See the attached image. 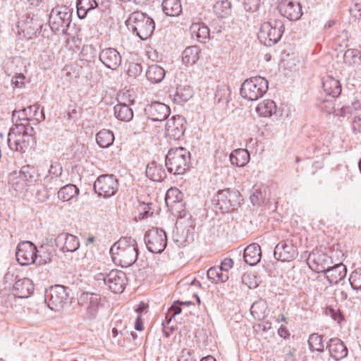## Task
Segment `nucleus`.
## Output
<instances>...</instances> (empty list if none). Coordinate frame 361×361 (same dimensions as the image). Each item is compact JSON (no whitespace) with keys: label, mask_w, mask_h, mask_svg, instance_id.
I'll return each instance as SVG.
<instances>
[{"label":"nucleus","mask_w":361,"mask_h":361,"mask_svg":"<svg viewBox=\"0 0 361 361\" xmlns=\"http://www.w3.org/2000/svg\"><path fill=\"white\" fill-rule=\"evenodd\" d=\"M110 254L115 264L128 267L137 259V241L131 237H121L111 247Z\"/></svg>","instance_id":"obj_1"},{"label":"nucleus","mask_w":361,"mask_h":361,"mask_svg":"<svg viewBox=\"0 0 361 361\" xmlns=\"http://www.w3.org/2000/svg\"><path fill=\"white\" fill-rule=\"evenodd\" d=\"M39 179V175L32 166H23L19 170H14L8 174L10 191L14 192V195L23 194L31 185H35Z\"/></svg>","instance_id":"obj_2"},{"label":"nucleus","mask_w":361,"mask_h":361,"mask_svg":"<svg viewBox=\"0 0 361 361\" xmlns=\"http://www.w3.org/2000/svg\"><path fill=\"white\" fill-rule=\"evenodd\" d=\"M190 154L183 147L172 148L166 155L165 164L168 171L183 174L189 168Z\"/></svg>","instance_id":"obj_3"},{"label":"nucleus","mask_w":361,"mask_h":361,"mask_svg":"<svg viewBox=\"0 0 361 361\" xmlns=\"http://www.w3.org/2000/svg\"><path fill=\"white\" fill-rule=\"evenodd\" d=\"M133 32L142 40L149 37L155 28L154 20L147 14L142 12H133L126 20Z\"/></svg>","instance_id":"obj_4"},{"label":"nucleus","mask_w":361,"mask_h":361,"mask_svg":"<svg viewBox=\"0 0 361 361\" xmlns=\"http://www.w3.org/2000/svg\"><path fill=\"white\" fill-rule=\"evenodd\" d=\"M268 90V81L260 76L246 79L241 85L240 93L242 97L255 101L262 97Z\"/></svg>","instance_id":"obj_5"},{"label":"nucleus","mask_w":361,"mask_h":361,"mask_svg":"<svg viewBox=\"0 0 361 361\" xmlns=\"http://www.w3.org/2000/svg\"><path fill=\"white\" fill-rule=\"evenodd\" d=\"M31 140V135L27 132V128L24 124H16L11 128L7 137L9 148L20 152H25Z\"/></svg>","instance_id":"obj_6"},{"label":"nucleus","mask_w":361,"mask_h":361,"mask_svg":"<svg viewBox=\"0 0 361 361\" xmlns=\"http://www.w3.org/2000/svg\"><path fill=\"white\" fill-rule=\"evenodd\" d=\"M72 13L66 6L54 8L49 14V25L54 32L68 35V29L71 23Z\"/></svg>","instance_id":"obj_7"},{"label":"nucleus","mask_w":361,"mask_h":361,"mask_svg":"<svg viewBox=\"0 0 361 361\" xmlns=\"http://www.w3.org/2000/svg\"><path fill=\"white\" fill-rule=\"evenodd\" d=\"M284 32V25L281 20H274L262 24L258 37L267 47L277 43Z\"/></svg>","instance_id":"obj_8"},{"label":"nucleus","mask_w":361,"mask_h":361,"mask_svg":"<svg viewBox=\"0 0 361 361\" xmlns=\"http://www.w3.org/2000/svg\"><path fill=\"white\" fill-rule=\"evenodd\" d=\"M94 278L98 281H102L114 293H121L127 282L126 274L118 270H111L108 274L99 273Z\"/></svg>","instance_id":"obj_9"},{"label":"nucleus","mask_w":361,"mask_h":361,"mask_svg":"<svg viewBox=\"0 0 361 361\" xmlns=\"http://www.w3.org/2000/svg\"><path fill=\"white\" fill-rule=\"evenodd\" d=\"M118 180L113 174L99 176L94 183V190L99 196L111 197L118 190Z\"/></svg>","instance_id":"obj_10"},{"label":"nucleus","mask_w":361,"mask_h":361,"mask_svg":"<svg viewBox=\"0 0 361 361\" xmlns=\"http://www.w3.org/2000/svg\"><path fill=\"white\" fill-rule=\"evenodd\" d=\"M67 289L68 288L63 286L55 285L46 290L45 302L49 309L59 311L63 307L68 298Z\"/></svg>","instance_id":"obj_11"},{"label":"nucleus","mask_w":361,"mask_h":361,"mask_svg":"<svg viewBox=\"0 0 361 361\" xmlns=\"http://www.w3.org/2000/svg\"><path fill=\"white\" fill-rule=\"evenodd\" d=\"M145 240L148 250L153 253H161L166 248L167 238L162 229L149 230L145 235Z\"/></svg>","instance_id":"obj_12"},{"label":"nucleus","mask_w":361,"mask_h":361,"mask_svg":"<svg viewBox=\"0 0 361 361\" xmlns=\"http://www.w3.org/2000/svg\"><path fill=\"white\" fill-rule=\"evenodd\" d=\"M240 194L238 190L226 188L218 192L217 204L223 212L238 208L240 204Z\"/></svg>","instance_id":"obj_13"},{"label":"nucleus","mask_w":361,"mask_h":361,"mask_svg":"<svg viewBox=\"0 0 361 361\" xmlns=\"http://www.w3.org/2000/svg\"><path fill=\"white\" fill-rule=\"evenodd\" d=\"M37 249L30 241L20 242L17 246L16 259L20 265L27 266L33 264L37 257Z\"/></svg>","instance_id":"obj_14"},{"label":"nucleus","mask_w":361,"mask_h":361,"mask_svg":"<svg viewBox=\"0 0 361 361\" xmlns=\"http://www.w3.org/2000/svg\"><path fill=\"white\" fill-rule=\"evenodd\" d=\"M78 304L86 310L87 317L90 319L96 317L101 307V297L94 293H82L79 296Z\"/></svg>","instance_id":"obj_15"},{"label":"nucleus","mask_w":361,"mask_h":361,"mask_svg":"<svg viewBox=\"0 0 361 361\" xmlns=\"http://www.w3.org/2000/svg\"><path fill=\"white\" fill-rule=\"evenodd\" d=\"M298 255V249L290 240L279 242L274 248V256L277 260L290 262Z\"/></svg>","instance_id":"obj_16"},{"label":"nucleus","mask_w":361,"mask_h":361,"mask_svg":"<svg viewBox=\"0 0 361 361\" xmlns=\"http://www.w3.org/2000/svg\"><path fill=\"white\" fill-rule=\"evenodd\" d=\"M185 129V119L183 116H173L166 121V135L174 140H180Z\"/></svg>","instance_id":"obj_17"},{"label":"nucleus","mask_w":361,"mask_h":361,"mask_svg":"<svg viewBox=\"0 0 361 361\" xmlns=\"http://www.w3.org/2000/svg\"><path fill=\"white\" fill-rule=\"evenodd\" d=\"M308 261L311 269L318 273H325L334 264L331 257L319 251L310 253Z\"/></svg>","instance_id":"obj_18"},{"label":"nucleus","mask_w":361,"mask_h":361,"mask_svg":"<svg viewBox=\"0 0 361 361\" xmlns=\"http://www.w3.org/2000/svg\"><path fill=\"white\" fill-rule=\"evenodd\" d=\"M280 13L290 20H297L302 15L300 3L291 0H282L278 6Z\"/></svg>","instance_id":"obj_19"},{"label":"nucleus","mask_w":361,"mask_h":361,"mask_svg":"<svg viewBox=\"0 0 361 361\" xmlns=\"http://www.w3.org/2000/svg\"><path fill=\"white\" fill-rule=\"evenodd\" d=\"M145 113L153 121H163L169 116L170 109L164 103L154 102L145 107Z\"/></svg>","instance_id":"obj_20"},{"label":"nucleus","mask_w":361,"mask_h":361,"mask_svg":"<svg viewBox=\"0 0 361 361\" xmlns=\"http://www.w3.org/2000/svg\"><path fill=\"white\" fill-rule=\"evenodd\" d=\"M99 61L108 68L116 70L121 63L120 53L114 48H106L99 55Z\"/></svg>","instance_id":"obj_21"},{"label":"nucleus","mask_w":361,"mask_h":361,"mask_svg":"<svg viewBox=\"0 0 361 361\" xmlns=\"http://www.w3.org/2000/svg\"><path fill=\"white\" fill-rule=\"evenodd\" d=\"M63 172L62 166L59 162H53L49 167V174L44 178V185L49 186V182H54V186H50L49 189L56 191L62 185L60 176Z\"/></svg>","instance_id":"obj_22"},{"label":"nucleus","mask_w":361,"mask_h":361,"mask_svg":"<svg viewBox=\"0 0 361 361\" xmlns=\"http://www.w3.org/2000/svg\"><path fill=\"white\" fill-rule=\"evenodd\" d=\"M57 246L60 247L63 252H75L80 247L78 238L72 234L61 233L56 239Z\"/></svg>","instance_id":"obj_23"},{"label":"nucleus","mask_w":361,"mask_h":361,"mask_svg":"<svg viewBox=\"0 0 361 361\" xmlns=\"http://www.w3.org/2000/svg\"><path fill=\"white\" fill-rule=\"evenodd\" d=\"M326 348L329 350L330 356L336 361L341 360L348 355L346 346L338 338H331L327 343Z\"/></svg>","instance_id":"obj_24"},{"label":"nucleus","mask_w":361,"mask_h":361,"mask_svg":"<svg viewBox=\"0 0 361 361\" xmlns=\"http://www.w3.org/2000/svg\"><path fill=\"white\" fill-rule=\"evenodd\" d=\"M39 109V106L38 105L29 106L19 111H15L13 114V116L14 118L18 117V119L23 121H28L34 118L37 121L40 122L44 120L45 116L43 109H42L41 113L38 114L37 111Z\"/></svg>","instance_id":"obj_25"},{"label":"nucleus","mask_w":361,"mask_h":361,"mask_svg":"<svg viewBox=\"0 0 361 361\" xmlns=\"http://www.w3.org/2000/svg\"><path fill=\"white\" fill-rule=\"evenodd\" d=\"M34 290L32 281L27 278L17 281L13 286V294L20 298H28Z\"/></svg>","instance_id":"obj_26"},{"label":"nucleus","mask_w":361,"mask_h":361,"mask_svg":"<svg viewBox=\"0 0 361 361\" xmlns=\"http://www.w3.org/2000/svg\"><path fill=\"white\" fill-rule=\"evenodd\" d=\"M261 257V247L257 243L250 244L244 250V261L247 264L250 266H254L257 264L260 261Z\"/></svg>","instance_id":"obj_27"},{"label":"nucleus","mask_w":361,"mask_h":361,"mask_svg":"<svg viewBox=\"0 0 361 361\" xmlns=\"http://www.w3.org/2000/svg\"><path fill=\"white\" fill-rule=\"evenodd\" d=\"M347 273L346 267L343 263L332 264L326 272V279L330 283H338L343 279Z\"/></svg>","instance_id":"obj_28"},{"label":"nucleus","mask_w":361,"mask_h":361,"mask_svg":"<svg viewBox=\"0 0 361 361\" xmlns=\"http://www.w3.org/2000/svg\"><path fill=\"white\" fill-rule=\"evenodd\" d=\"M146 176L153 181H161L166 177V173L162 164L156 161H152L146 167Z\"/></svg>","instance_id":"obj_29"},{"label":"nucleus","mask_w":361,"mask_h":361,"mask_svg":"<svg viewBox=\"0 0 361 361\" xmlns=\"http://www.w3.org/2000/svg\"><path fill=\"white\" fill-rule=\"evenodd\" d=\"M58 197L63 202H75L79 195V189L73 184H68L59 188Z\"/></svg>","instance_id":"obj_30"},{"label":"nucleus","mask_w":361,"mask_h":361,"mask_svg":"<svg viewBox=\"0 0 361 361\" xmlns=\"http://www.w3.org/2000/svg\"><path fill=\"white\" fill-rule=\"evenodd\" d=\"M229 159L232 165L243 167L250 161V157L247 149L239 148L230 154Z\"/></svg>","instance_id":"obj_31"},{"label":"nucleus","mask_w":361,"mask_h":361,"mask_svg":"<svg viewBox=\"0 0 361 361\" xmlns=\"http://www.w3.org/2000/svg\"><path fill=\"white\" fill-rule=\"evenodd\" d=\"M161 8L164 13L170 17L179 16L183 11L180 0H163Z\"/></svg>","instance_id":"obj_32"},{"label":"nucleus","mask_w":361,"mask_h":361,"mask_svg":"<svg viewBox=\"0 0 361 361\" xmlns=\"http://www.w3.org/2000/svg\"><path fill=\"white\" fill-rule=\"evenodd\" d=\"M192 37L201 42L204 43L209 38V29L202 23H192L190 27Z\"/></svg>","instance_id":"obj_33"},{"label":"nucleus","mask_w":361,"mask_h":361,"mask_svg":"<svg viewBox=\"0 0 361 361\" xmlns=\"http://www.w3.org/2000/svg\"><path fill=\"white\" fill-rule=\"evenodd\" d=\"M322 85L324 92L333 97H337L341 93L340 82L332 76H327L323 81Z\"/></svg>","instance_id":"obj_34"},{"label":"nucleus","mask_w":361,"mask_h":361,"mask_svg":"<svg viewBox=\"0 0 361 361\" xmlns=\"http://www.w3.org/2000/svg\"><path fill=\"white\" fill-rule=\"evenodd\" d=\"M192 94L193 91L191 87L188 85H179L176 87L173 100L174 103L182 105L188 102L192 97Z\"/></svg>","instance_id":"obj_35"},{"label":"nucleus","mask_w":361,"mask_h":361,"mask_svg":"<svg viewBox=\"0 0 361 361\" xmlns=\"http://www.w3.org/2000/svg\"><path fill=\"white\" fill-rule=\"evenodd\" d=\"M115 117L121 121L128 122L133 117L132 109L124 103H118L114 107Z\"/></svg>","instance_id":"obj_36"},{"label":"nucleus","mask_w":361,"mask_h":361,"mask_svg":"<svg viewBox=\"0 0 361 361\" xmlns=\"http://www.w3.org/2000/svg\"><path fill=\"white\" fill-rule=\"evenodd\" d=\"M267 303L264 300H259L252 303L250 307V313L257 320L264 319L268 315Z\"/></svg>","instance_id":"obj_37"},{"label":"nucleus","mask_w":361,"mask_h":361,"mask_svg":"<svg viewBox=\"0 0 361 361\" xmlns=\"http://www.w3.org/2000/svg\"><path fill=\"white\" fill-rule=\"evenodd\" d=\"M165 74L164 69L156 64L149 66L146 71L147 79L154 84L161 82L164 78Z\"/></svg>","instance_id":"obj_38"},{"label":"nucleus","mask_w":361,"mask_h":361,"mask_svg":"<svg viewBox=\"0 0 361 361\" xmlns=\"http://www.w3.org/2000/svg\"><path fill=\"white\" fill-rule=\"evenodd\" d=\"M256 111L261 117H269L276 112V105L273 100L265 99L257 106Z\"/></svg>","instance_id":"obj_39"},{"label":"nucleus","mask_w":361,"mask_h":361,"mask_svg":"<svg viewBox=\"0 0 361 361\" xmlns=\"http://www.w3.org/2000/svg\"><path fill=\"white\" fill-rule=\"evenodd\" d=\"M97 54L96 48L92 44H85L82 46L80 53V60L85 66H89L94 63Z\"/></svg>","instance_id":"obj_40"},{"label":"nucleus","mask_w":361,"mask_h":361,"mask_svg":"<svg viewBox=\"0 0 361 361\" xmlns=\"http://www.w3.org/2000/svg\"><path fill=\"white\" fill-rule=\"evenodd\" d=\"M200 49L197 46L188 47L182 53V60L185 65H193L199 59Z\"/></svg>","instance_id":"obj_41"},{"label":"nucleus","mask_w":361,"mask_h":361,"mask_svg":"<svg viewBox=\"0 0 361 361\" xmlns=\"http://www.w3.org/2000/svg\"><path fill=\"white\" fill-rule=\"evenodd\" d=\"M96 140L99 147L107 148L113 144L114 135L111 130L103 129L97 134Z\"/></svg>","instance_id":"obj_42"},{"label":"nucleus","mask_w":361,"mask_h":361,"mask_svg":"<svg viewBox=\"0 0 361 361\" xmlns=\"http://www.w3.org/2000/svg\"><path fill=\"white\" fill-rule=\"evenodd\" d=\"M214 13L220 18H226L231 13V4L228 0H221L214 5Z\"/></svg>","instance_id":"obj_43"},{"label":"nucleus","mask_w":361,"mask_h":361,"mask_svg":"<svg viewBox=\"0 0 361 361\" xmlns=\"http://www.w3.org/2000/svg\"><path fill=\"white\" fill-rule=\"evenodd\" d=\"M308 344L310 350L312 352L322 353L324 351V345L323 343L322 338L318 334H312L308 339Z\"/></svg>","instance_id":"obj_44"},{"label":"nucleus","mask_w":361,"mask_h":361,"mask_svg":"<svg viewBox=\"0 0 361 361\" xmlns=\"http://www.w3.org/2000/svg\"><path fill=\"white\" fill-rule=\"evenodd\" d=\"M207 275L209 279L216 282H225L228 279V274L223 273L219 267L209 268Z\"/></svg>","instance_id":"obj_45"},{"label":"nucleus","mask_w":361,"mask_h":361,"mask_svg":"<svg viewBox=\"0 0 361 361\" xmlns=\"http://www.w3.org/2000/svg\"><path fill=\"white\" fill-rule=\"evenodd\" d=\"M182 192L177 188L169 189L166 194L165 201L169 206L173 203L179 202L182 200Z\"/></svg>","instance_id":"obj_46"},{"label":"nucleus","mask_w":361,"mask_h":361,"mask_svg":"<svg viewBox=\"0 0 361 361\" xmlns=\"http://www.w3.org/2000/svg\"><path fill=\"white\" fill-rule=\"evenodd\" d=\"M230 93L228 87L226 86L218 87L215 94V100L218 103H227Z\"/></svg>","instance_id":"obj_47"},{"label":"nucleus","mask_w":361,"mask_h":361,"mask_svg":"<svg viewBox=\"0 0 361 361\" xmlns=\"http://www.w3.org/2000/svg\"><path fill=\"white\" fill-rule=\"evenodd\" d=\"M349 282L352 288L361 289V269H355L351 273Z\"/></svg>","instance_id":"obj_48"},{"label":"nucleus","mask_w":361,"mask_h":361,"mask_svg":"<svg viewBox=\"0 0 361 361\" xmlns=\"http://www.w3.org/2000/svg\"><path fill=\"white\" fill-rule=\"evenodd\" d=\"M54 192V190L49 189V188L46 187L44 185V188L42 190H37L35 194V197L40 202H44L49 199V192Z\"/></svg>","instance_id":"obj_49"},{"label":"nucleus","mask_w":361,"mask_h":361,"mask_svg":"<svg viewBox=\"0 0 361 361\" xmlns=\"http://www.w3.org/2000/svg\"><path fill=\"white\" fill-rule=\"evenodd\" d=\"M259 6V0H244L243 7L247 12L253 13L256 11Z\"/></svg>","instance_id":"obj_50"},{"label":"nucleus","mask_w":361,"mask_h":361,"mask_svg":"<svg viewBox=\"0 0 361 361\" xmlns=\"http://www.w3.org/2000/svg\"><path fill=\"white\" fill-rule=\"evenodd\" d=\"M77 4L80 8H84L86 11H92L98 6V4L95 0H78Z\"/></svg>","instance_id":"obj_51"},{"label":"nucleus","mask_w":361,"mask_h":361,"mask_svg":"<svg viewBox=\"0 0 361 361\" xmlns=\"http://www.w3.org/2000/svg\"><path fill=\"white\" fill-rule=\"evenodd\" d=\"M242 281L250 288H252L257 286L255 276L251 274H244L242 276Z\"/></svg>","instance_id":"obj_52"},{"label":"nucleus","mask_w":361,"mask_h":361,"mask_svg":"<svg viewBox=\"0 0 361 361\" xmlns=\"http://www.w3.org/2000/svg\"><path fill=\"white\" fill-rule=\"evenodd\" d=\"M25 77L22 73H17L11 80V82L16 87H20L25 83Z\"/></svg>","instance_id":"obj_53"},{"label":"nucleus","mask_w":361,"mask_h":361,"mask_svg":"<svg viewBox=\"0 0 361 361\" xmlns=\"http://www.w3.org/2000/svg\"><path fill=\"white\" fill-rule=\"evenodd\" d=\"M233 265V259L230 258H226L221 262L219 269L221 270L222 272H228V270L232 268Z\"/></svg>","instance_id":"obj_54"},{"label":"nucleus","mask_w":361,"mask_h":361,"mask_svg":"<svg viewBox=\"0 0 361 361\" xmlns=\"http://www.w3.org/2000/svg\"><path fill=\"white\" fill-rule=\"evenodd\" d=\"M355 5L352 9L353 15L360 20L361 18V0H354Z\"/></svg>","instance_id":"obj_55"},{"label":"nucleus","mask_w":361,"mask_h":361,"mask_svg":"<svg viewBox=\"0 0 361 361\" xmlns=\"http://www.w3.org/2000/svg\"><path fill=\"white\" fill-rule=\"evenodd\" d=\"M67 46L70 49H74L75 47H78L80 44V39L75 36H72L66 40Z\"/></svg>","instance_id":"obj_56"},{"label":"nucleus","mask_w":361,"mask_h":361,"mask_svg":"<svg viewBox=\"0 0 361 361\" xmlns=\"http://www.w3.org/2000/svg\"><path fill=\"white\" fill-rule=\"evenodd\" d=\"M250 201L253 205H257L260 203L262 199V193L258 190H255L250 195Z\"/></svg>","instance_id":"obj_57"},{"label":"nucleus","mask_w":361,"mask_h":361,"mask_svg":"<svg viewBox=\"0 0 361 361\" xmlns=\"http://www.w3.org/2000/svg\"><path fill=\"white\" fill-rule=\"evenodd\" d=\"M178 361H195L190 352L187 349H183L178 358Z\"/></svg>","instance_id":"obj_58"},{"label":"nucleus","mask_w":361,"mask_h":361,"mask_svg":"<svg viewBox=\"0 0 361 361\" xmlns=\"http://www.w3.org/2000/svg\"><path fill=\"white\" fill-rule=\"evenodd\" d=\"M321 109L330 114L334 111V107L332 102L324 100L323 101V106H321Z\"/></svg>","instance_id":"obj_59"},{"label":"nucleus","mask_w":361,"mask_h":361,"mask_svg":"<svg viewBox=\"0 0 361 361\" xmlns=\"http://www.w3.org/2000/svg\"><path fill=\"white\" fill-rule=\"evenodd\" d=\"M179 302H175L169 310V312L171 313V317H175L176 315L180 314L181 312V308L180 307Z\"/></svg>","instance_id":"obj_60"},{"label":"nucleus","mask_w":361,"mask_h":361,"mask_svg":"<svg viewBox=\"0 0 361 361\" xmlns=\"http://www.w3.org/2000/svg\"><path fill=\"white\" fill-rule=\"evenodd\" d=\"M361 119L358 117H355L353 119L352 128L355 133L361 132Z\"/></svg>","instance_id":"obj_61"},{"label":"nucleus","mask_w":361,"mask_h":361,"mask_svg":"<svg viewBox=\"0 0 361 361\" xmlns=\"http://www.w3.org/2000/svg\"><path fill=\"white\" fill-rule=\"evenodd\" d=\"M76 7L78 18L80 19L85 18L90 11H86V9L84 8H80V6L78 4H76Z\"/></svg>","instance_id":"obj_62"},{"label":"nucleus","mask_w":361,"mask_h":361,"mask_svg":"<svg viewBox=\"0 0 361 361\" xmlns=\"http://www.w3.org/2000/svg\"><path fill=\"white\" fill-rule=\"evenodd\" d=\"M330 312L331 316L333 318V319L334 321H336L338 323H340L343 319L342 315L340 313L335 311L334 310L331 309Z\"/></svg>","instance_id":"obj_63"},{"label":"nucleus","mask_w":361,"mask_h":361,"mask_svg":"<svg viewBox=\"0 0 361 361\" xmlns=\"http://www.w3.org/2000/svg\"><path fill=\"white\" fill-rule=\"evenodd\" d=\"M278 334L283 338H287L290 336L288 331L284 326L279 327L278 329Z\"/></svg>","instance_id":"obj_64"}]
</instances>
